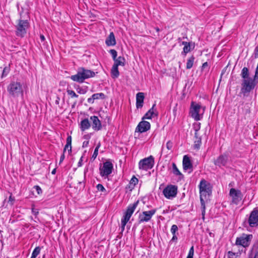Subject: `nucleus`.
Returning <instances> with one entry per match:
<instances>
[{"instance_id": "nucleus-33", "label": "nucleus", "mask_w": 258, "mask_h": 258, "mask_svg": "<svg viewBox=\"0 0 258 258\" xmlns=\"http://www.w3.org/2000/svg\"><path fill=\"white\" fill-rule=\"evenodd\" d=\"M67 93L69 95H70L72 98H78V95L76 94V93L73 90H67Z\"/></svg>"}, {"instance_id": "nucleus-37", "label": "nucleus", "mask_w": 258, "mask_h": 258, "mask_svg": "<svg viewBox=\"0 0 258 258\" xmlns=\"http://www.w3.org/2000/svg\"><path fill=\"white\" fill-rule=\"evenodd\" d=\"M189 115L191 117H194V101H192L190 103Z\"/></svg>"}, {"instance_id": "nucleus-8", "label": "nucleus", "mask_w": 258, "mask_h": 258, "mask_svg": "<svg viewBox=\"0 0 258 258\" xmlns=\"http://www.w3.org/2000/svg\"><path fill=\"white\" fill-rule=\"evenodd\" d=\"M113 168V164L110 161L104 162L103 167L100 168V175L102 177H108L112 173Z\"/></svg>"}, {"instance_id": "nucleus-5", "label": "nucleus", "mask_w": 258, "mask_h": 258, "mask_svg": "<svg viewBox=\"0 0 258 258\" xmlns=\"http://www.w3.org/2000/svg\"><path fill=\"white\" fill-rule=\"evenodd\" d=\"M29 26L27 20H20L16 26V34L18 36L23 37L26 33V30Z\"/></svg>"}, {"instance_id": "nucleus-44", "label": "nucleus", "mask_w": 258, "mask_h": 258, "mask_svg": "<svg viewBox=\"0 0 258 258\" xmlns=\"http://www.w3.org/2000/svg\"><path fill=\"white\" fill-rule=\"evenodd\" d=\"M34 188L36 189V190L38 195L42 193V189L39 186L35 185L34 187Z\"/></svg>"}, {"instance_id": "nucleus-31", "label": "nucleus", "mask_w": 258, "mask_h": 258, "mask_svg": "<svg viewBox=\"0 0 258 258\" xmlns=\"http://www.w3.org/2000/svg\"><path fill=\"white\" fill-rule=\"evenodd\" d=\"M194 64V57L191 56L189 58L186 63V68L189 69L192 68Z\"/></svg>"}, {"instance_id": "nucleus-43", "label": "nucleus", "mask_w": 258, "mask_h": 258, "mask_svg": "<svg viewBox=\"0 0 258 258\" xmlns=\"http://www.w3.org/2000/svg\"><path fill=\"white\" fill-rule=\"evenodd\" d=\"M14 201H15V198L12 197V194H11L9 198L8 203H9L11 205H13Z\"/></svg>"}, {"instance_id": "nucleus-51", "label": "nucleus", "mask_w": 258, "mask_h": 258, "mask_svg": "<svg viewBox=\"0 0 258 258\" xmlns=\"http://www.w3.org/2000/svg\"><path fill=\"white\" fill-rule=\"evenodd\" d=\"M84 139H86V140H87V141H89V139H90V137L89 135H85L84 137H83Z\"/></svg>"}, {"instance_id": "nucleus-36", "label": "nucleus", "mask_w": 258, "mask_h": 258, "mask_svg": "<svg viewBox=\"0 0 258 258\" xmlns=\"http://www.w3.org/2000/svg\"><path fill=\"white\" fill-rule=\"evenodd\" d=\"M109 52L111 54L113 59H115L117 56V51L115 49H111Z\"/></svg>"}, {"instance_id": "nucleus-14", "label": "nucleus", "mask_w": 258, "mask_h": 258, "mask_svg": "<svg viewBox=\"0 0 258 258\" xmlns=\"http://www.w3.org/2000/svg\"><path fill=\"white\" fill-rule=\"evenodd\" d=\"M151 127L150 123L148 121H142L137 126L136 132L142 133L150 130Z\"/></svg>"}, {"instance_id": "nucleus-45", "label": "nucleus", "mask_w": 258, "mask_h": 258, "mask_svg": "<svg viewBox=\"0 0 258 258\" xmlns=\"http://www.w3.org/2000/svg\"><path fill=\"white\" fill-rule=\"evenodd\" d=\"M189 51V46L185 45L183 47V51L185 53H187Z\"/></svg>"}, {"instance_id": "nucleus-2", "label": "nucleus", "mask_w": 258, "mask_h": 258, "mask_svg": "<svg viewBox=\"0 0 258 258\" xmlns=\"http://www.w3.org/2000/svg\"><path fill=\"white\" fill-rule=\"evenodd\" d=\"M95 74L94 72L85 69L83 68H80L78 69L77 74L71 77V79L74 81L79 83H83L85 79L95 76Z\"/></svg>"}, {"instance_id": "nucleus-27", "label": "nucleus", "mask_w": 258, "mask_h": 258, "mask_svg": "<svg viewBox=\"0 0 258 258\" xmlns=\"http://www.w3.org/2000/svg\"><path fill=\"white\" fill-rule=\"evenodd\" d=\"M111 76L113 78H117L119 75V73L118 70V67L113 65L111 70Z\"/></svg>"}, {"instance_id": "nucleus-50", "label": "nucleus", "mask_w": 258, "mask_h": 258, "mask_svg": "<svg viewBox=\"0 0 258 258\" xmlns=\"http://www.w3.org/2000/svg\"><path fill=\"white\" fill-rule=\"evenodd\" d=\"M64 159V154H62L60 158L59 163H61L63 161Z\"/></svg>"}, {"instance_id": "nucleus-6", "label": "nucleus", "mask_w": 258, "mask_h": 258, "mask_svg": "<svg viewBox=\"0 0 258 258\" xmlns=\"http://www.w3.org/2000/svg\"><path fill=\"white\" fill-rule=\"evenodd\" d=\"M154 165V159L152 156L141 160L139 163L140 169L148 170L153 168Z\"/></svg>"}, {"instance_id": "nucleus-4", "label": "nucleus", "mask_w": 258, "mask_h": 258, "mask_svg": "<svg viewBox=\"0 0 258 258\" xmlns=\"http://www.w3.org/2000/svg\"><path fill=\"white\" fill-rule=\"evenodd\" d=\"M139 202V201H137V202H135L133 204L130 205L127 207L126 211L124 213V214L121 220V231H124L125 226L126 225L128 221L130 220L132 215H133L135 209L138 206Z\"/></svg>"}, {"instance_id": "nucleus-32", "label": "nucleus", "mask_w": 258, "mask_h": 258, "mask_svg": "<svg viewBox=\"0 0 258 258\" xmlns=\"http://www.w3.org/2000/svg\"><path fill=\"white\" fill-rule=\"evenodd\" d=\"M40 250L41 248L39 246L36 247L33 250L32 255L36 257L40 253Z\"/></svg>"}, {"instance_id": "nucleus-42", "label": "nucleus", "mask_w": 258, "mask_h": 258, "mask_svg": "<svg viewBox=\"0 0 258 258\" xmlns=\"http://www.w3.org/2000/svg\"><path fill=\"white\" fill-rule=\"evenodd\" d=\"M9 69L7 67H5L3 72L2 77H6L9 73Z\"/></svg>"}, {"instance_id": "nucleus-21", "label": "nucleus", "mask_w": 258, "mask_h": 258, "mask_svg": "<svg viewBox=\"0 0 258 258\" xmlns=\"http://www.w3.org/2000/svg\"><path fill=\"white\" fill-rule=\"evenodd\" d=\"M258 257V243L256 242L253 245L250 251L248 258Z\"/></svg>"}, {"instance_id": "nucleus-1", "label": "nucleus", "mask_w": 258, "mask_h": 258, "mask_svg": "<svg viewBox=\"0 0 258 258\" xmlns=\"http://www.w3.org/2000/svg\"><path fill=\"white\" fill-rule=\"evenodd\" d=\"M199 186L202 214L204 215L206 209L205 204L209 200L210 197L212 195V186L209 182L204 179L201 180Z\"/></svg>"}, {"instance_id": "nucleus-17", "label": "nucleus", "mask_w": 258, "mask_h": 258, "mask_svg": "<svg viewBox=\"0 0 258 258\" xmlns=\"http://www.w3.org/2000/svg\"><path fill=\"white\" fill-rule=\"evenodd\" d=\"M183 169L184 171L191 170L192 167V163L187 155H184L182 161ZM191 171H189L190 172Z\"/></svg>"}, {"instance_id": "nucleus-13", "label": "nucleus", "mask_w": 258, "mask_h": 258, "mask_svg": "<svg viewBox=\"0 0 258 258\" xmlns=\"http://www.w3.org/2000/svg\"><path fill=\"white\" fill-rule=\"evenodd\" d=\"M252 235H247L244 237H241L237 238L236 240V244L237 245H240L243 247H247L250 244V241L252 239Z\"/></svg>"}, {"instance_id": "nucleus-23", "label": "nucleus", "mask_w": 258, "mask_h": 258, "mask_svg": "<svg viewBox=\"0 0 258 258\" xmlns=\"http://www.w3.org/2000/svg\"><path fill=\"white\" fill-rule=\"evenodd\" d=\"M72 137L71 136H69L67 137V144L63 149V153L66 152L67 150H68L69 153H71L72 152Z\"/></svg>"}, {"instance_id": "nucleus-20", "label": "nucleus", "mask_w": 258, "mask_h": 258, "mask_svg": "<svg viewBox=\"0 0 258 258\" xmlns=\"http://www.w3.org/2000/svg\"><path fill=\"white\" fill-rule=\"evenodd\" d=\"M116 40L113 32L110 33L109 35L105 40V44L107 46H114L116 44Z\"/></svg>"}, {"instance_id": "nucleus-29", "label": "nucleus", "mask_w": 258, "mask_h": 258, "mask_svg": "<svg viewBox=\"0 0 258 258\" xmlns=\"http://www.w3.org/2000/svg\"><path fill=\"white\" fill-rule=\"evenodd\" d=\"M172 172L175 175H179L183 177V175L177 168L175 163H172Z\"/></svg>"}, {"instance_id": "nucleus-39", "label": "nucleus", "mask_w": 258, "mask_h": 258, "mask_svg": "<svg viewBox=\"0 0 258 258\" xmlns=\"http://www.w3.org/2000/svg\"><path fill=\"white\" fill-rule=\"evenodd\" d=\"M194 255V246L190 247L188 254L186 258H193Z\"/></svg>"}, {"instance_id": "nucleus-38", "label": "nucleus", "mask_w": 258, "mask_h": 258, "mask_svg": "<svg viewBox=\"0 0 258 258\" xmlns=\"http://www.w3.org/2000/svg\"><path fill=\"white\" fill-rule=\"evenodd\" d=\"M177 230H178L177 226L176 225H173L171 226V232L172 233V234L173 235H174V234H175V232L177 231Z\"/></svg>"}, {"instance_id": "nucleus-56", "label": "nucleus", "mask_w": 258, "mask_h": 258, "mask_svg": "<svg viewBox=\"0 0 258 258\" xmlns=\"http://www.w3.org/2000/svg\"><path fill=\"white\" fill-rule=\"evenodd\" d=\"M246 112H248V113L250 112V111H249V109H246Z\"/></svg>"}, {"instance_id": "nucleus-9", "label": "nucleus", "mask_w": 258, "mask_h": 258, "mask_svg": "<svg viewBox=\"0 0 258 258\" xmlns=\"http://www.w3.org/2000/svg\"><path fill=\"white\" fill-rule=\"evenodd\" d=\"M177 188L175 185H167L163 190L164 196L168 199L174 198L177 194Z\"/></svg>"}, {"instance_id": "nucleus-35", "label": "nucleus", "mask_w": 258, "mask_h": 258, "mask_svg": "<svg viewBox=\"0 0 258 258\" xmlns=\"http://www.w3.org/2000/svg\"><path fill=\"white\" fill-rule=\"evenodd\" d=\"M173 142L171 141H168L166 144V147L168 150H171L173 148Z\"/></svg>"}, {"instance_id": "nucleus-11", "label": "nucleus", "mask_w": 258, "mask_h": 258, "mask_svg": "<svg viewBox=\"0 0 258 258\" xmlns=\"http://www.w3.org/2000/svg\"><path fill=\"white\" fill-rule=\"evenodd\" d=\"M206 106L201 103H195V120H200L203 116Z\"/></svg>"}, {"instance_id": "nucleus-22", "label": "nucleus", "mask_w": 258, "mask_h": 258, "mask_svg": "<svg viewBox=\"0 0 258 258\" xmlns=\"http://www.w3.org/2000/svg\"><path fill=\"white\" fill-rule=\"evenodd\" d=\"M156 106V104H154L153 105L152 108L150 109L144 115V116L143 117V119H151L152 116L153 115H157V114L155 113L154 112V107Z\"/></svg>"}, {"instance_id": "nucleus-26", "label": "nucleus", "mask_w": 258, "mask_h": 258, "mask_svg": "<svg viewBox=\"0 0 258 258\" xmlns=\"http://www.w3.org/2000/svg\"><path fill=\"white\" fill-rule=\"evenodd\" d=\"M75 88L76 89L77 92L80 94H85L88 91V87H80L79 85H77L75 87Z\"/></svg>"}, {"instance_id": "nucleus-30", "label": "nucleus", "mask_w": 258, "mask_h": 258, "mask_svg": "<svg viewBox=\"0 0 258 258\" xmlns=\"http://www.w3.org/2000/svg\"><path fill=\"white\" fill-rule=\"evenodd\" d=\"M93 97V99L95 100L98 99H104L105 97V95L103 93H96L92 95Z\"/></svg>"}, {"instance_id": "nucleus-7", "label": "nucleus", "mask_w": 258, "mask_h": 258, "mask_svg": "<svg viewBox=\"0 0 258 258\" xmlns=\"http://www.w3.org/2000/svg\"><path fill=\"white\" fill-rule=\"evenodd\" d=\"M156 212V209H152L150 211H143L140 213L138 219L139 223H142L149 221Z\"/></svg>"}, {"instance_id": "nucleus-3", "label": "nucleus", "mask_w": 258, "mask_h": 258, "mask_svg": "<svg viewBox=\"0 0 258 258\" xmlns=\"http://www.w3.org/2000/svg\"><path fill=\"white\" fill-rule=\"evenodd\" d=\"M9 95L13 98H16L20 95L23 96V89L20 82H12L7 87Z\"/></svg>"}, {"instance_id": "nucleus-15", "label": "nucleus", "mask_w": 258, "mask_h": 258, "mask_svg": "<svg viewBox=\"0 0 258 258\" xmlns=\"http://www.w3.org/2000/svg\"><path fill=\"white\" fill-rule=\"evenodd\" d=\"M200 123H195V143H196L195 144V148L199 149L202 142H201V138L199 137L198 131L200 128Z\"/></svg>"}, {"instance_id": "nucleus-41", "label": "nucleus", "mask_w": 258, "mask_h": 258, "mask_svg": "<svg viewBox=\"0 0 258 258\" xmlns=\"http://www.w3.org/2000/svg\"><path fill=\"white\" fill-rule=\"evenodd\" d=\"M96 187L99 191H103V192L106 191L105 188L104 187L103 185L101 184H100V183L98 184L96 186Z\"/></svg>"}, {"instance_id": "nucleus-40", "label": "nucleus", "mask_w": 258, "mask_h": 258, "mask_svg": "<svg viewBox=\"0 0 258 258\" xmlns=\"http://www.w3.org/2000/svg\"><path fill=\"white\" fill-rule=\"evenodd\" d=\"M138 182V179L137 178H136L135 176H134L131 181H130V183L131 184H133L134 185H136Z\"/></svg>"}, {"instance_id": "nucleus-18", "label": "nucleus", "mask_w": 258, "mask_h": 258, "mask_svg": "<svg viewBox=\"0 0 258 258\" xmlns=\"http://www.w3.org/2000/svg\"><path fill=\"white\" fill-rule=\"evenodd\" d=\"M228 159V157L226 154L221 155L215 161V164L219 166H225Z\"/></svg>"}, {"instance_id": "nucleus-55", "label": "nucleus", "mask_w": 258, "mask_h": 258, "mask_svg": "<svg viewBox=\"0 0 258 258\" xmlns=\"http://www.w3.org/2000/svg\"><path fill=\"white\" fill-rule=\"evenodd\" d=\"M87 171H88V169H86V170L84 171V176H85V175H86V173H87Z\"/></svg>"}, {"instance_id": "nucleus-19", "label": "nucleus", "mask_w": 258, "mask_h": 258, "mask_svg": "<svg viewBox=\"0 0 258 258\" xmlns=\"http://www.w3.org/2000/svg\"><path fill=\"white\" fill-rule=\"evenodd\" d=\"M145 96L144 93L139 92L136 95V107L137 108H142Z\"/></svg>"}, {"instance_id": "nucleus-49", "label": "nucleus", "mask_w": 258, "mask_h": 258, "mask_svg": "<svg viewBox=\"0 0 258 258\" xmlns=\"http://www.w3.org/2000/svg\"><path fill=\"white\" fill-rule=\"evenodd\" d=\"M208 63L207 62H205L203 64V65L202 66V69L204 70V69L208 68Z\"/></svg>"}, {"instance_id": "nucleus-24", "label": "nucleus", "mask_w": 258, "mask_h": 258, "mask_svg": "<svg viewBox=\"0 0 258 258\" xmlns=\"http://www.w3.org/2000/svg\"><path fill=\"white\" fill-rule=\"evenodd\" d=\"M90 127V123L88 119L86 118L83 119L81 122V128L82 131H84L88 129Z\"/></svg>"}, {"instance_id": "nucleus-46", "label": "nucleus", "mask_w": 258, "mask_h": 258, "mask_svg": "<svg viewBox=\"0 0 258 258\" xmlns=\"http://www.w3.org/2000/svg\"><path fill=\"white\" fill-rule=\"evenodd\" d=\"M32 213L34 215L37 216L39 212L37 209H36L34 208H32Z\"/></svg>"}, {"instance_id": "nucleus-48", "label": "nucleus", "mask_w": 258, "mask_h": 258, "mask_svg": "<svg viewBox=\"0 0 258 258\" xmlns=\"http://www.w3.org/2000/svg\"><path fill=\"white\" fill-rule=\"evenodd\" d=\"M88 144H89V141H84L83 143L82 147L84 148H86L88 146Z\"/></svg>"}, {"instance_id": "nucleus-12", "label": "nucleus", "mask_w": 258, "mask_h": 258, "mask_svg": "<svg viewBox=\"0 0 258 258\" xmlns=\"http://www.w3.org/2000/svg\"><path fill=\"white\" fill-rule=\"evenodd\" d=\"M248 222L249 226L251 227L258 226V210L254 209L251 211Z\"/></svg>"}, {"instance_id": "nucleus-52", "label": "nucleus", "mask_w": 258, "mask_h": 258, "mask_svg": "<svg viewBox=\"0 0 258 258\" xmlns=\"http://www.w3.org/2000/svg\"><path fill=\"white\" fill-rule=\"evenodd\" d=\"M177 239V238L176 236L175 235V234H174V235H173V237L172 238L171 240L174 241L175 240H176Z\"/></svg>"}, {"instance_id": "nucleus-59", "label": "nucleus", "mask_w": 258, "mask_h": 258, "mask_svg": "<svg viewBox=\"0 0 258 258\" xmlns=\"http://www.w3.org/2000/svg\"><path fill=\"white\" fill-rule=\"evenodd\" d=\"M79 166H81V162L80 161L79 162Z\"/></svg>"}, {"instance_id": "nucleus-47", "label": "nucleus", "mask_w": 258, "mask_h": 258, "mask_svg": "<svg viewBox=\"0 0 258 258\" xmlns=\"http://www.w3.org/2000/svg\"><path fill=\"white\" fill-rule=\"evenodd\" d=\"M87 101L89 103L93 104L94 102V99H93V96H92L91 97L89 98L87 100Z\"/></svg>"}, {"instance_id": "nucleus-25", "label": "nucleus", "mask_w": 258, "mask_h": 258, "mask_svg": "<svg viewBox=\"0 0 258 258\" xmlns=\"http://www.w3.org/2000/svg\"><path fill=\"white\" fill-rule=\"evenodd\" d=\"M114 61V66L118 67L119 66H124L125 59L122 56H119L113 60Z\"/></svg>"}, {"instance_id": "nucleus-58", "label": "nucleus", "mask_w": 258, "mask_h": 258, "mask_svg": "<svg viewBox=\"0 0 258 258\" xmlns=\"http://www.w3.org/2000/svg\"><path fill=\"white\" fill-rule=\"evenodd\" d=\"M156 30H157V31H159V28H157Z\"/></svg>"}, {"instance_id": "nucleus-28", "label": "nucleus", "mask_w": 258, "mask_h": 258, "mask_svg": "<svg viewBox=\"0 0 258 258\" xmlns=\"http://www.w3.org/2000/svg\"><path fill=\"white\" fill-rule=\"evenodd\" d=\"M241 253L239 252H233L231 251H229L227 252V258H239Z\"/></svg>"}, {"instance_id": "nucleus-10", "label": "nucleus", "mask_w": 258, "mask_h": 258, "mask_svg": "<svg viewBox=\"0 0 258 258\" xmlns=\"http://www.w3.org/2000/svg\"><path fill=\"white\" fill-rule=\"evenodd\" d=\"M229 195L232 198V203L235 205H238L242 198L241 191L233 188L230 189Z\"/></svg>"}, {"instance_id": "nucleus-54", "label": "nucleus", "mask_w": 258, "mask_h": 258, "mask_svg": "<svg viewBox=\"0 0 258 258\" xmlns=\"http://www.w3.org/2000/svg\"><path fill=\"white\" fill-rule=\"evenodd\" d=\"M56 173V169H53L52 171H51L52 174H55Z\"/></svg>"}, {"instance_id": "nucleus-34", "label": "nucleus", "mask_w": 258, "mask_h": 258, "mask_svg": "<svg viewBox=\"0 0 258 258\" xmlns=\"http://www.w3.org/2000/svg\"><path fill=\"white\" fill-rule=\"evenodd\" d=\"M100 146V144H98L97 147L95 148V150L94 151L93 154L92 155V158L95 159L98 155V149Z\"/></svg>"}, {"instance_id": "nucleus-57", "label": "nucleus", "mask_w": 258, "mask_h": 258, "mask_svg": "<svg viewBox=\"0 0 258 258\" xmlns=\"http://www.w3.org/2000/svg\"><path fill=\"white\" fill-rule=\"evenodd\" d=\"M30 258H36V257L33 256V255H31V256Z\"/></svg>"}, {"instance_id": "nucleus-53", "label": "nucleus", "mask_w": 258, "mask_h": 258, "mask_svg": "<svg viewBox=\"0 0 258 258\" xmlns=\"http://www.w3.org/2000/svg\"><path fill=\"white\" fill-rule=\"evenodd\" d=\"M40 39L42 41H44L45 40V37L43 35L40 36Z\"/></svg>"}, {"instance_id": "nucleus-16", "label": "nucleus", "mask_w": 258, "mask_h": 258, "mask_svg": "<svg viewBox=\"0 0 258 258\" xmlns=\"http://www.w3.org/2000/svg\"><path fill=\"white\" fill-rule=\"evenodd\" d=\"M90 120L92 121V126L94 130L98 131L101 129V123L97 116H91Z\"/></svg>"}]
</instances>
